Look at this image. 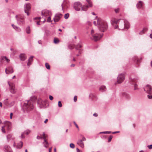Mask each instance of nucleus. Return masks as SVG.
Wrapping results in <instances>:
<instances>
[{"instance_id":"obj_1","label":"nucleus","mask_w":152,"mask_h":152,"mask_svg":"<svg viewBox=\"0 0 152 152\" xmlns=\"http://www.w3.org/2000/svg\"><path fill=\"white\" fill-rule=\"evenodd\" d=\"M111 23L115 29L123 30L125 28L128 29L129 27V23L128 21L121 19L113 18L111 20Z\"/></svg>"},{"instance_id":"obj_2","label":"nucleus","mask_w":152,"mask_h":152,"mask_svg":"<svg viewBox=\"0 0 152 152\" xmlns=\"http://www.w3.org/2000/svg\"><path fill=\"white\" fill-rule=\"evenodd\" d=\"M34 108L33 105V101L30 100L26 101L23 106V109L24 111L28 112L32 110Z\"/></svg>"},{"instance_id":"obj_3","label":"nucleus","mask_w":152,"mask_h":152,"mask_svg":"<svg viewBox=\"0 0 152 152\" xmlns=\"http://www.w3.org/2000/svg\"><path fill=\"white\" fill-rule=\"evenodd\" d=\"M97 23L99 29L101 31L104 32L107 29V25L105 22L100 20L98 19L97 20Z\"/></svg>"},{"instance_id":"obj_4","label":"nucleus","mask_w":152,"mask_h":152,"mask_svg":"<svg viewBox=\"0 0 152 152\" xmlns=\"http://www.w3.org/2000/svg\"><path fill=\"white\" fill-rule=\"evenodd\" d=\"M74 7L75 10L77 11H79L80 10V8L82 10L86 11L87 10L88 7L87 6H82L81 3L79 2H75L74 5Z\"/></svg>"},{"instance_id":"obj_5","label":"nucleus","mask_w":152,"mask_h":152,"mask_svg":"<svg viewBox=\"0 0 152 152\" xmlns=\"http://www.w3.org/2000/svg\"><path fill=\"white\" fill-rule=\"evenodd\" d=\"M139 78L138 77H136L134 78H130L129 79V82L132 85H133L134 86V90L137 89V85L136 84V83L138 80Z\"/></svg>"},{"instance_id":"obj_6","label":"nucleus","mask_w":152,"mask_h":152,"mask_svg":"<svg viewBox=\"0 0 152 152\" xmlns=\"http://www.w3.org/2000/svg\"><path fill=\"white\" fill-rule=\"evenodd\" d=\"M15 18L18 23L19 24H23L24 23L25 17L23 15H17Z\"/></svg>"},{"instance_id":"obj_7","label":"nucleus","mask_w":152,"mask_h":152,"mask_svg":"<svg viewBox=\"0 0 152 152\" xmlns=\"http://www.w3.org/2000/svg\"><path fill=\"white\" fill-rule=\"evenodd\" d=\"M103 34L99 35L98 33H96L93 35L91 39L95 41H97L100 39L102 37Z\"/></svg>"},{"instance_id":"obj_8","label":"nucleus","mask_w":152,"mask_h":152,"mask_svg":"<svg viewBox=\"0 0 152 152\" xmlns=\"http://www.w3.org/2000/svg\"><path fill=\"white\" fill-rule=\"evenodd\" d=\"M8 84L10 87V92L12 94H15L16 92V89L15 88V85L13 83H10L9 82H8Z\"/></svg>"},{"instance_id":"obj_9","label":"nucleus","mask_w":152,"mask_h":152,"mask_svg":"<svg viewBox=\"0 0 152 152\" xmlns=\"http://www.w3.org/2000/svg\"><path fill=\"white\" fill-rule=\"evenodd\" d=\"M125 78L124 75L123 74H121L118 75L117 78V83H121L124 80Z\"/></svg>"},{"instance_id":"obj_10","label":"nucleus","mask_w":152,"mask_h":152,"mask_svg":"<svg viewBox=\"0 0 152 152\" xmlns=\"http://www.w3.org/2000/svg\"><path fill=\"white\" fill-rule=\"evenodd\" d=\"M31 4L29 3H26L24 5V11L28 16L29 15L28 12L30 10Z\"/></svg>"},{"instance_id":"obj_11","label":"nucleus","mask_w":152,"mask_h":152,"mask_svg":"<svg viewBox=\"0 0 152 152\" xmlns=\"http://www.w3.org/2000/svg\"><path fill=\"white\" fill-rule=\"evenodd\" d=\"M144 90L148 94H152V87L149 85H147L144 88Z\"/></svg>"},{"instance_id":"obj_12","label":"nucleus","mask_w":152,"mask_h":152,"mask_svg":"<svg viewBox=\"0 0 152 152\" xmlns=\"http://www.w3.org/2000/svg\"><path fill=\"white\" fill-rule=\"evenodd\" d=\"M51 15V11L47 10H44L42 12V15L44 17H46L48 15L50 16Z\"/></svg>"},{"instance_id":"obj_13","label":"nucleus","mask_w":152,"mask_h":152,"mask_svg":"<svg viewBox=\"0 0 152 152\" xmlns=\"http://www.w3.org/2000/svg\"><path fill=\"white\" fill-rule=\"evenodd\" d=\"M62 15L60 13H58L56 14L55 17L53 18L54 21L55 22H58L61 17L62 16Z\"/></svg>"},{"instance_id":"obj_14","label":"nucleus","mask_w":152,"mask_h":152,"mask_svg":"<svg viewBox=\"0 0 152 152\" xmlns=\"http://www.w3.org/2000/svg\"><path fill=\"white\" fill-rule=\"evenodd\" d=\"M82 47V44L81 42L79 43L77 45H75V48L77 50L79 51V53L81 54L82 49L81 48Z\"/></svg>"},{"instance_id":"obj_15","label":"nucleus","mask_w":152,"mask_h":152,"mask_svg":"<svg viewBox=\"0 0 152 152\" xmlns=\"http://www.w3.org/2000/svg\"><path fill=\"white\" fill-rule=\"evenodd\" d=\"M13 68L11 66H9L5 69V72L7 74H11L13 72Z\"/></svg>"},{"instance_id":"obj_16","label":"nucleus","mask_w":152,"mask_h":152,"mask_svg":"<svg viewBox=\"0 0 152 152\" xmlns=\"http://www.w3.org/2000/svg\"><path fill=\"white\" fill-rule=\"evenodd\" d=\"M4 150L5 152H13L10 147L7 145L4 146Z\"/></svg>"},{"instance_id":"obj_17","label":"nucleus","mask_w":152,"mask_h":152,"mask_svg":"<svg viewBox=\"0 0 152 152\" xmlns=\"http://www.w3.org/2000/svg\"><path fill=\"white\" fill-rule=\"evenodd\" d=\"M77 144L81 148H83L84 147V144L82 140H79L77 142Z\"/></svg>"},{"instance_id":"obj_18","label":"nucleus","mask_w":152,"mask_h":152,"mask_svg":"<svg viewBox=\"0 0 152 152\" xmlns=\"http://www.w3.org/2000/svg\"><path fill=\"white\" fill-rule=\"evenodd\" d=\"M23 145V142L20 141L18 143L16 147V148L20 149H21Z\"/></svg>"},{"instance_id":"obj_19","label":"nucleus","mask_w":152,"mask_h":152,"mask_svg":"<svg viewBox=\"0 0 152 152\" xmlns=\"http://www.w3.org/2000/svg\"><path fill=\"white\" fill-rule=\"evenodd\" d=\"M21 60L24 61L26 58V55L24 54H21L19 56Z\"/></svg>"},{"instance_id":"obj_20","label":"nucleus","mask_w":152,"mask_h":152,"mask_svg":"<svg viewBox=\"0 0 152 152\" xmlns=\"http://www.w3.org/2000/svg\"><path fill=\"white\" fill-rule=\"evenodd\" d=\"M143 5V2L142 1H140L137 4L136 6L137 8H140L142 7Z\"/></svg>"},{"instance_id":"obj_21","label":"nucleus","mask_w":152,"mask_h":152,"mask_svg":"<svg viewBox=\"0 0 152 152\" xmlns=\"http://www.w3.org/2000/svg\"><path fill=\"white\" fill-rule=\"evenodd\" d=\"M34 57V56H31L28 59V62L27 63V65L28 66H30L31 65V63L33 60V58Z\"/></svg>"},{"instance_id":"obj_22","label":"nucleus","mask_w":152,"mask_h":152,"mask_svg":"<svg viewBox=\"0 0 152 152\" xmlns=\"http://www.w3.org/2000/svg\"><path fill=\"white\" fill-rule=\"evenodd\" d=\"M133 58L134 61H136L137 64H138V63H140L142 59L141 58H138L136 56L134 57Z\"/></svg>"},{"instance_id":"obj_23","label":"nucleus","mask_w":152,"mask_h":152,"mask_svg":"<svg viewBox=\"0 0 152 152\" xmlns=\"http://www.w3.org/2000/svg\"><path fill=\"white\" fill-rule=\"evenodd\" d=\"M122 96L123 97L128 99L129 98V95L126 92H124L122 93Z\"/></svg>"},{"instance_id":"obj_24","label":"nucleus","mask_w":152,"mask_h":152,"mask_svg":"<svg viewBox=\"0 0 152 152\" xmlns=\"http://www.w3.org/2000/svg\"><path fill=\"white\" fill-rule=\"evenodd\" d=\"M99 90L100 91L102 92L106 91V88L105 86H102L99 88Z\"/></svg>"},{"instance_id":"obj_25","label":"nucleus","mask_w":152,"mask_h":152,"mask_svg":"<svg viewBox=\"0 0 152 152\" xmlns=\"http://www.w3.org/2000/svg\"><path fill=\"white\" fill-rule=\"evenodd\" d=\"M12 26L13 28L15 29L16 31H20L21 30L20 28L17 27V26L14 25L13 24H12Z\"/></svg>"},{"instance_id":"obj_26","label":"nucleus","mask_w":152,"mask_h":152,"mask_svg":"<svg viewBox=\"0 0 152 152\" xmlns=\"http://www.w3.org/2000/svg\"><path fill=\"white\" fill-rule=\"evenodd\" d=\"M90 98L93 99L96 98L95 94L94 93H91L89 95Z\"/></svg>"},{"instance_id":"obj_27","label":"nucleus","mask_w":152,"mask_h":152,"mask_svg":"<svg viewBox=\"0 0 152 152\" xmlns=\"http://www.w3.org/2000/svg\"><path fill=\"white\" fill-rule=\"evenodd\" d=\"M43 144L44 146L47 148L48 147V142L46 140H44V142H43Z\"/></svg>"},{"instance_id":"obj_28","label":"nucleus","mask_w":152,"mask_h":152,"mask_svg":"<svg viewBox=\"0 0 152 152\" xmlns=\"http://www.w3.org/2000/svg\"><path fill=\"white\" fill-rule=\"evenodd\" d=\"M59 42V40L56 37H55L54 38L53 42L55 44H57Z\"/></svg>"},{"instance_id":"obj_29","label":"nucleus","mask_w":152,"mask_h":152,"mask_svg":"<svg viewBox=\"0 0 152 152\" xmlns=\"http://www.w3.org/2000/svg\"><path fill=\"white\" fill-rule=\"evenodd\" d=\"M86 1L88 4V5H84V6H87L89 7H91L92 6V3L91 0H86Z\"/></svg>"},{"instance_id":"obj_30","label":"nucleus","mask_w":152,"mask_h":152,"mask_svg":"<svg viewBox=\"0 0 152 152\" xmlns=\"http://www.w3.org/2000/svg\"><path fill=\"white\" fill-rule=\"evenodd\" d=\"M41 18L40 17H36V18H34V20H36V19H38L39 20V21H37V24L38 25H40V24H39V22L40 21V19Z\"/></svg>"},{"instance_id":"obj_31","label":"nucleus","mask_w":152,"mask_h":152,"mask_svg":"<svg viewBox=\"0 0 152 152\" xmlns=\"http://www.w3.org/2000/svg\"><path fill=\"white\" fill-rule=\"evenodd\" d=\"M26 31L27 34H29L30 33V29L29 26H28L26 28Z\"/></svg>"},{"instance_id":"obj_32","label":"nucleus","mask_w":152,"mask_h":152,"mask_svg":"<svg viewBox=\"0 0 152 152\" xmlns=\"http://www.w3.org/2000/svg\"><path fill=\"white\" fill-rule=\"evenodd\" d=\"M147 28H145L143 29L142 30V31H141L140 33L139 34H143L144 33V31H147Z\"/></svg>"},{"instance_id":"obj_33","label":"nucleus","mask_w":152,"mask_h":152,"mask_svg":"<svg viewBox=\"0 0 152 152\" xmlns=\"http://www.w3.org/2000/svg\"><path fill=\"white\" fill-rule=\"evenodd\" d=\"M8 100V99H6L4 101V103L6 105H9V103Z\"/></svg>"},{"instance_id":"obj_34","label":"nucleus","mask_w":152,"mask_h":152,"mask_svg":"<svg viewBox=\"0 0 152 152\" xmlns=\"http://www.w3.org/2000/svg\"><path fill=\"white\" fill-rule=\"evenodd\" d=\"M31 131L29 130H27L23 132L24 134H25L26 135H28L30 132Z\"/></svg>"},{"instance_id":"obj_35","label":"nucleus","mask_w":152,"mask_h":152,"mask_svg":"<svg viewBox=\"0 0 152 152\" xmlns=\"http://www.w3.org/2000/svg\"><path fill=\"white\" fill-rule=\"evenodd\" d=\"M50 34V32L48 30H46L45 31V34L47 36L49 35Z\"/></svg>"},{"instance_id":"obj_36","label":"nucleus","mask_w":152,"mask_h":152,"mask_svg":"<svg viewBox=\"0 0 152 152\" xmlns=\"http://www.w3.org/2000/svg\"><path fill=\"white\" fill-rule=\"evenodd\" d=\"M75 45H69L68 48L69 49H70L71 50H72L74 48V47H75Z\"/></svg>"},{"instance_id":"obj_37","label":"nucleus","mask_w":152,"mask_h":152,"mask_svg":"<svg viewBox=\"0 0 152 152\" xmlns=\"http://www.w3.org/2000/svg\"><path fill=\"white\" fill-rule=\"evenodd\" d=\"M45 66L46 68L48 69H49L50 68L49 64L48 63H46L45 64Z\"/></svg>"},{"instance_id":"obj_38","label":"nucleus","mask_w":152,"mask_h":152,"mask_svg":"<svg viewBox=\"0 0 152 152\" xmlns=\"http://www.w3.org/2000/svg\"><path fill=\"white\" fill-rule=\"evenodd\" d=\"M111 133V132L110 131H105V132H101L99 133V134H102V133H104V134H110Z\"/></svg>"},{"instance_id":"obj_39","label":"nucleus","mask_w":152,"mask_h":152,"mask_svg":"<svg viewBox=\"0 0 152 152\" xmlns=\"http://www.w3.org/2000/svg\"><path fill=\"white\" fill-rule=\"evenodd\" d=\"M12 135L11 134H8L7 136V140L9 141L10 138L12 137Z\"/></svg>"},{"instance_id":"obj_40","label":"nucleus","mask_w":152,"mask_h":152,"mask_svg":"<svg viewBox=\"0 0 152 152\" xmlns=\"http://www.w3.org/2000/svg\"><path fill=\"white\" fill-rule=\"evenodd\" d=\"M15 103V102L14 101H12L10 102V103L9 104V105L10 106H12Z\"/></svg>"},{"instance_id":"obj_41","label":"nucleus","mask_w":152,"mask_h":152,"mask_svg":"<svg viewBox=\"0 0 152 152\" xmlns=\"http://www.w3.org/2000/svg\"><path fill=\"white\" fill-rule=\"evenodd\" d=\"M115 12L116 13H117L119 12V9L118 8H117L114 9Z\"/></svg>"},{"instance_id":"obj_42","label":"nucleus","mask_w":152,"mask_h":152,"mask_svg":"<svg viewBox=\"0 0 152 152\" xmlns=\"http://www.w3.org/2000/svg\"><path fill=\"white\" fill-rule=\"evenodd\" d=\"M69 14H68V13L66 14H65L64 18L65 19H67L69 17Z\"/></svg>"},{"instance_id":"obj_43","label":"nucleus","mask_w":152,"mask_h":152,"mask_svg":"<svg viewBox=\"0 0 152 152\" xmlns=\"http://www.w3.org/2000/svg\"><path fill=\"white\" fill-rule=\"evenodd\" d=\"M113 138V136L112 135H111L110 136L108 139V142H110L112 140V138Z\"/></svg>"},{"instance_id":"obj_44","label":"nucleus","mask_w":152,"mask_h":152,"mask_svg":"<svg viewBox=\"0 0 152 152\" xmlns=\"http://www.w3.org/2000/svg\"><path fill=\"white\" fill-rule=\"evenodd\" d=\"M52 21L51 20V17L50 16L48 18L47 20V22H51Z\"/></svg>"},{"instance_id":"obj_45","label":"nucleus","mask_w":152,"mask_h":152,"mask_svg":"<svg viewBox=\"0 0 152 152\" xmlns=\"http://www.w3.org/2000/svg\"><path fill=\"white\" fill-rule=\"evenodd\" d=\"M70 147L72 148H75V145L74 144L71 143L70 144Z\"/></svg>"},{"instance_id":"obj_46","label":"nucleus","mask_w":152,"mask_h":152,"mask_svg":"<svg viewBox=\"0 0 152 152\" xmlns=\"http://www.w3.org/2000/svg\"><path fill=\"white\" fill-rule=\"evenodd\" d=\"M58 106L60 107H62V104L61 103V102L60 101H58Z\"/></svg>"},{"instance_id":"obj_47","label":"nucleus","mask_w":152,"mask_h":152,"mask_svg":"<svg viewBox=\"0 0 152 152\" xmlns=\"http://www.w3.org/2000/svg\"><path fill=\"white\" fill-rule=\"evenodd\" d=\"M42 137V139H43L44 140H46V136L45 135V133L44 132H43V137Z\"/></svg>"},{"instance_id":"obj_48","label":"nucleus","mask_w":152,"mask_h":152,"mask_svg":"<svg viewBox=\"0 0 152 152\" xmlns=\"http://www.w3.org/2000/svg\"><path fill=\"white\" fill-rule=\"evenodd\" d=\"M147 97L149 99H151L152 98V94H149L148 95Z\"/></svg>"},{"instance_id":"obj_49","label":"nucleus","mask_w":152,"mask_h":152,"mask_svg":"<svg viewBox=\"0 0 152 152\" xmlns=\"http://www.w3.org/2000/svg\"><path fill=\"white\" fill-rule=\"evenodd\" d=\"M1 131L5 133L6 131L5 130V129L4 128V126L2 127V129H1Z\"/></svg>"},{"instance_id":"obj_50","label":"nucleus","mask_w":152,"mask_h":152,"mask_svg":"<svg viewBox=\"0 0 152 152\" xmlns=\"http://www.w3.org/2000/svg\"><path fill=\"white\" fill-rule=\"evenodd\" d=\"M73 123H74V124H75V126L76 128L79 129V127H78V126L77 125L76 123V122L75 121H74Z\"/></svg>"},{"instance_id":"obj_51","label":"nucleus","mask_w":152,"mask_h":152,"mask_svg":"<svg viewBox=\"0 0 152 152\" xmlns=\"http://www.w3.org/2000/svg\"><path fill=\"white\" fill-rule=\"evenodd\" d=\"M94 31L93 29H92L91 30V34L92 35V36L93 35H94Z\"/></svg>"},{"instance_id":"obj_52","label":"nucleus","mask_w":152,"mask_h":152,"mask_svg":"<svg viewBox=\"0 0 152 152\" xmlns=\"http://www.w3.org/2000/svg\"><path fill=\"white\" fill-rule=\"evenodd\" d=\"M74 100L75 102H76L77 100V96H74Z\"/></svg>"},{"instance_id":"obj_53","label":"nucleus","mask_w":152,"mask_h":152,"mask_svg":"<svg viewBox=\"0 0 152 152\" xmlns=\"http://www.w3.org/2000/svg\"><path fill=\"white\" fill-rule=\"evenodd\" d=\"M49 99L50 100H52L53 99V97L51 95H49Z\"/></svg>"},{"instance_id":"obj_54","label":"nucleus","mask_w":152,"mask_h":152,"mask_svg":"<svg viewBox=\"0 0 152 152\" xmlns=\"http://www.w3.org/2000/svg\"><path fill=\"white\" fill-rule=\"evenodd\" d=\"M37 138L38 140L40 139H42V137H39V136H37Z\"/></svg>"},{"instance_id":"obj_55","label":"nucleus","mask_w":152,"mask_h":152,"mask_svg":"<svg viewBox=\"0 0 152 152\" xmlns=\"http://www.w3.org/2000/svg\"><path fill=\"white\" fill-rule=\"evenodd\" d=\"M148 147L149 149H151L152 148V145H149L148 146Z\"/></svg>"},{"instance_id":"obj_56","label":"nucleus","mask_w":152,"mask_h":152,"mask_svg":"<svg viewBox=\"0 0 152 152\" xmlns=\"http://www.w3.org/2000/svg\"><path fill=\"white\" fill-rule=\"evenodd\" d=\"M81 140H82L83 141H86V139L84 137H83L82 139Z\"/></svg>"},{"instance_id":"obj_57","label":"nucleus","mask_w":152,"mask_h":152,"mask_svg":"<svg viewBox=\"0 0 152 152\" xmlns=\"http://www.w3.org/2000/svg\"><path fill=\"white\" fill-rule=\"evenodd\" d=\"M93 115L95 117H97L98 116V114L96 113H94Z\"/></svg>"},{"instance_id":"obj_58","label":"nucleus","mask_w":152,"mask_h":152,"mask_svg":"<svg viewBox=\"0 0 152 152\" xmlns=\"http://www.w3.org/2000/svg\"><path fill=\"white\" fill-rule=\"evenodd\" d=\"M24 134V133H22L21 134V135L20 136V137H21V138H24V136H23V134Z\"/></svg>"},{"instance_id":"obj_59","label":"nucleus","mask_w":152,"mask_h":152,"mask_svg":"<svg viewBox=\"0 0 152 152\" xmlns=\"http://www.w3.org/2000/svg\"><path fill=\"white\" fill-rule=\"evenodd\" d=\"M13 114L12 113H11L10 114V119H12V116Z\"/></svg>"},{"instance_id":"obj_60","label":"nucleus","mask_w":152,"mask_h":152,"mask_svg":"<svg viewBox=\"0 0 152 152\" xmlns=\"http://www.w3.org/2000/svg\"><path fill=\"white\" fill-rule=\"evenodd\" d=\"M38 43L39 44H41V45L42 44V41L41 40H39L38 41Z\"/></svg>"},{"instance_id":"obj_61","label":"nucleus","mask_w":152,"mask_h":152,"mask_svg":"<svg viewBox=\"0 0 152 152\" xmlns=\"http://www.w3.org/2000/svg\"><path fill=\"white\" fill-rule=\"evenodd\" d=\"M76 151L77 152H82L80 151V150L77 148L76 149Z\"/></svg>"},{"instance_id":"obj_62","label":"nucleus","mask_w":152,"mask_h":152,"mask_svg":"<svg viewBox=\"0 0 152 152\" xmlns=\"http://www.w3.org/2000/svg\"><path fill=\"white\" fill-rule=\"evenodd\" d=\"M119 132H120L119 131L114 132H113V134H115L116 133H119Z\"/></svg>"},{"instance_id":"obj_63","label":"nucleus","mask_w":152,"mask_h":152,"mask_svg":"<svg viewBox=\"0 0 152 152\" xmlns=\"http://www.w3.org/2000/svg\"><path fill=\"white\" fill-rule=\"evenodd\" d=\"M7 124H8L9 126H10L11 125V123L9 122H8Z\"/></svg>"},{"instance_id":"obj_64","label":"nucleus","mask_w":152,"mask_h":152,"mask_svg":"<svg viewBox=\"0 0 152 152\" xmlns=\"http://www.w3.org/2000/svg\"><path fill=\"white\" fill-rule=\"evenodd\" d=\"M51 150H52V148H50L49 149V152H51Z\"/></svg>"}]
</instances>
